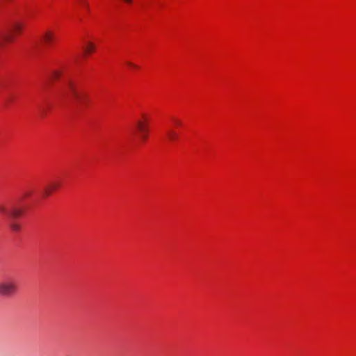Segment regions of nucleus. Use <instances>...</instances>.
Wrapping results in <instances>:
<instances>
[{"label":"nucleus","instance_id":"1","mask_svg":"<svg viewBox=\"0 0 356 356\" xmlns=\"http://www.w3.org/2000/svg\"><path fill=\"white\" fill-rule=\"evenodd\" d=\"M0 213L8 218V226L14 232H18L21 229L20 224L16 219L23 213V209L12 202L0 203Z\"/></svg>","mask_w":356,"mask_h":356},{"label":"nucleus","instance_id":"2","mask_svg":"<svg viewBox=\"0 0 356 356\" xmlns=\"http://www.w3.org/2000/svg\"><path fill=\"white\" fill-rule=\"evenodd\" d=\"M62 92L64 98L76 104H86L88 101V96L80 92L76 83L72 80L65 83Z\"/></svg>","mask_w":356,"mask_h":356},{"label":"nucleus","instance_id":"3","mask_svg":"<svg viewBox=\"0 0 356 356\" xmlns=\"http://www.w3.org/2000/svg\"><path fill=\"white\" fill-rule=\"evenodd\" d=\"M17 291V285L14 280H6L0 282V296L10 298Z\"/></svg>","mask_w":356,"mask_h":356},{"label":"nucleus","instance_id":"4","mask_svg":"<svg viewBox=\"0 0 356 356\" xmlns=\"http://www.w3.org/2000/svg\"><path fill=\"white\" fill-rule=\"evenodd\" d=\"M136 127L140 134L141 139L143 141L146 140L149 134L148 124L145 122H143V120H138L136 122Z\"/></svg>","mask_w":356,"mask_h":356},{"label":"nucleus","instance_id":"5","mask_svg":"<svg viewBox=\"0 0 356 356\" xmlns=\"http://www.w3.org/2000/svg\"><path fill=\"white\" fill-rule=\"evenodd\" d=\"M60 186V184L58 181H52L47 184L44 189V195H50L54 191L57 190Z\"/></svg>","mask_w":356,"mask_h":356},{"label":"nucleus","instance_id":"6","mask_svg":"<svg viewBox=\"0 0 356 356\" xmlns=\"http://www.w3.org/2000/svg\"><path fill=\"white\" fill-rule=\"evenodd\" d=\"M42 39L47 44H51L55 40V35L51 31H47L44 33Z\"/></svg>","mask_w":356,"mask_h":356},{"label":"nucleus","instance_id":"7","mask_svg":"<svg viewBox=\"0 0 356 356\" xmlns=\"http://www.w3.org/2000/svg\"><path fill=\"white\" fill-rule=\"evenodd\" d=\"M13 40L10 34H6L0 36V47H2L5 42H11Z\"/></svg>","mask_w":356,"mask_h":356},{"label":"nucleus","instance_id":"8","mask_svg":"<svg viewBox=\"0 0 356 356\" xmlns=\"http://www.w3.org/2000/svg\"><path fill=\"white\" fill-rule=\"evenodd\" d=\"M95 50V45L91 42H88L86 44V46L84 49L85 52L87 54L92 53Z\"/></svg>","mask_w":356,"mask_h":356},{"label":"nucleus","instance_id":"9","mask_svg":"<svg viewBox=\"0 0 356 356\" xmlns=\"http://www.w3.org/2000/svg\"><path fill=\"white\" fill-rule=\"evenodd\" d=\"M62 74V72L60 70H54L51 72L50 74V79L52 80H57L58 79Z\"/></svg>","mask_w":356,"mask_h":356},{"label":"nucleus","instance_id":"10","mask_svg":"<svg viewBox=\"0 0 356 356\" xmlns=\"http://www.w3.org/2000/svg\"><path fill=\"white\" fill-rule=\"evenodd\" d=\"M22 24L20 23H15L13 28H12V32L13 33H19L22 31Z\"/></svg>","mask_w":356,"mask_h":356},{"label":"nucleus","instance_id":"11","mask_svg":"<svg viewBox=\"0 0 356 356\" xmlns=\"http://www.w3.org/2000/svg\"><path fill=\"white\" fill-rule=\"evenodd\" d=\"M167 136L170 140L174 141L177 138V134L172 130H169L167 132Z\"/></svg>","mask_w":356,"mask_h":356},{"label":"nucleus","instance_id":"12","mask_svg":"<svg viewBox=\"0 0 356 356\" xmlns=\"http://www.w3.org/2000/svg\"><path fill=\"white\" fill-rule=\"evenodd\" d=\"M127 64L128 66H129L131 67H133L134 69H136V68L138 67L136 65H135L134 63H133L131 62H129V61H127Z\"/></svg>","mask_w":356,"mask_h":356},{"label":"nucleus","instance_id":"13","mask_svg":"<svg viewBox=\"0 0 356 356\" xmlns=\"http://www.w3.org/2000/svg\"><path fill=\"white\" fill-rule=\"evenodd\" d=\"M174 122L179 126L181 124V122L177 119H174Z\"/></svg>","mask_w":356,"mask_h":356},{"label":"nucleus","instance_id":"14","mask_svg":"<svg viewBox=\"0 0 356 356\" xmlns=\"http://www.w3.org/2000/svg\"><path fill=\"white\" fill-rule=\"evenodd\" d=\"M30 195H31V192L25 191V192H24V197H29Z\"/></svg>","mask_w":356,"mask_h":356},{"label":"nucleus","instance_id":"15","mask_svg":"<svg viewBox=\"0 0 356 356\" xmlns=\"http://www.w3.org/2000/svg\"><path fill=\"white\" fill-rule=\"evenodd\" d=\"M143 118L144 119V120L143 122H145L146 124H147V118L145 115H143Z\"/></svg>","mask_w":356,"mask_h":356},{"label":"nucleus","instance_id":"16","mask_svg":"<svg viewBox=\"0 0 356 356\" xmlns=\"http://www.w3.org/2000/svg\"><path fill=\"white\" fill-rule=\"evenodd\" d=\"M125 2H127V3H132L133 1L132 0H124Z\"/></svg>","mask_w":356,"mask_h":356},{"label":"nucleus","instance_id":"17","mask_svg":"<svg viewBox=\"0 0 356 356\" xmlns=\"http://www.w3.org/2000/svg\"><path fill=\"white\" fill-rule=\"evenodd\" d=\"M83 5H86V6H88V3H86V1L85 0H83Z\"/></svg>","mask_w":356,"mask_h":356},{"label":"nucleus","instance_id":"18","mask_svg":"<svg viewBox=\"0 0 356 356\" xmlns=\"http://www.w3.org/2000/svg\"><path fill=\"white\" fill-rule=\"evenodd\" d=\"M83 5H86V6H88V3H86V1L85 0H83Z\"/></svg>","mask_w":356,"mask_h":356}]
</instances>
